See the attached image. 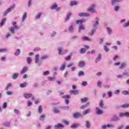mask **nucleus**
I'll use <instances>...</instances> for the list:
<instances>
[{
  "label": "nucleus",
  "instance_id": "nucleus-1",
  "mask_svg": "<svg viewBox=\"0 0 129 129\" xmlns=\"http://www.w3.org/2000/svg\"><path fill=\"white\" fill-rule=\"evenodd\" d=\"M100 19L98 17H95V21H93V29L91 30V32H89V35L90 36H93L95 32H96V29H98V26H99V21Z\"/></svg>",
  "mask_w": 129,
  "mask_h": 129
},
{
  "label": "nucleus",
  "instance_id": "nucleus-2",
  "mask_svg": "<svg viewBox=\"0 0 129 129\" xmlns=\"http://www.w3.org/2000/svg\"><path fill=\"white\" fill-rule=\"evenodd\" d=\"M12 24L14 27H10L9 28V30L12 34H15V30H19L20 27L17 25L16 22H13Z\"/></svg>",
  "mask_w": 129,
  "mask_h": 129
},
{
  "label": "nucleus",
  "instance_id": "nucleus-3",
  "mask_svg": "<svg viewBox=\"0 0 129 129\" xmlns=\"http://www.w3.org/2000/svg\"><path fill=\"white\" fill-rule=\"evenodd\" d=\"M57 51H58V55H65V54H67V53H68V50L67 49L63 50V47H58L57 49Z\"/></svg>",
  "mask_w": 129,
  "mask_h": 129
},
{
  "label": "nucleus",
  "instance_id": "nucleus-4",
  "mask_svg": "<svg viewBox=\"0 0 129 129\" xmlns=\"http://www.w3.org/2000/svg\"><path fill=\"white\" fill-rule=\"evenodd\" d=\"M16 7V4H13V6H11L10 8H9L6 11H5L3 14V16L4 17H6L9 14V13H10V12H12L14 9H15V7Z\"/></svg>",
  "mask_w": 129,
  "mask_h": 129
},
{
  "label": "nucleus",
  "instance_id": "nucleus-5",
  "mask_svg": "<svg viewBox=\"0 0 129 129\" xmlns=\"http://www.w3.org/2000/svg\"><path fill=\"white\" fill-rule=\"evenodd\" d=\"M24 97L26 98V99H29V98H31V100H34L35 99V97L31 93H24Z\"/></svg>",
  "mask_w": 129,
  "mask_h": 129
},
{
  "label": "nucleus",
  "instance_id": "nucleus-6",
  "mask_svg": "<svg viewBox=\"0 0 129 129\" xmlns=\"http://www.w3.org/2000/svg\"><path fill=\"white\" fill-rule=\"evenodd\" d=\"M95 9V5L92 4L90 7H89L87 11L88 12H90V13L94 14V13H96L95 9Z\"/></svg>",
  "mask_w": 129,
  "mask_h": 129
},
{
  "label": "nucleus",
  "instance_id": "nucleus-7",
  "mask_svg": "<svg viewBox=\"0 0 129 129\" xmlns=\"http://www.w3.org/2000/svg\"><path fill=\"white\" fill-rule=\"evenodd\" d=\"M78 16L79 17H81V18H82L83 17L88 18L90 17V14L88 13H81L78 14Z\"/></svg>",
  "mask_w": 129,
  "mask_h": 129
},
{
  "label": "nucleus",
  "instance_id": "nucleus-8",
  "mask_svg": "<svg viewBox=\"0 0 129 129\" xmlns=\"http://www.w3.org/2000/svg\"><path fill=\"white\" fill-rule=\"evenodd\" d=\"M39 58H40V55L36 54L35 57V64H37L38 66H41V62H39Z\"/></svg>",
  "mask_w": 129,
  "mask_h": 129
},
{
  "label": "nucleus",
  "instance_id": "nucleus-9",
  "mask_svg": "<svg viewBox=\"0 0 129 129\" xmlns=\"http://www.w3.org/2000/svg\"><path fill=\"white\" fill-rule=\"evenodd\" d=\"M82 115L79 112H76L73 114L74 118H78L79 117H82Z\"/></svg>",
  "mask_w": 129,
  "mask_h": 129
},
{
  "label": "nucleus",
  "instance_id": "nucleus-10",
  "mask_svg": "<svg viewBox=\"0 0 129 129\" xmlns=\"http://www.w3.org/2000/svg\"><path fill=\"white\" fill-rule=\"evenodd\" d=\"M120 120V118L115 115L111 118V121H118Z\"/></svg>",
  "mask_w": 129,
  "mask_h": 129
},
{
  "label": "nucleus",
  "instance_id": "nucleus-11",
  "mask_svg": "<svg viewBox=\"0 0 129 129\" xmlns=\"http://www.w3.org/2000/svg\"><path fill=\"white\" fill-rule=\"evenodd\" d=\"M96 113L98 115H100L101 114H103V111H102V110L99 109V108L97 107L96 108Z\"/></svg>",
  "mask_w": 129,
  "mask_h": 129
},
{
  "label": "nucleus",
  "instance_id": "nucleus-12",
  "mask_svg": "<svg viewBox=\"0 0 129 129\" xmlns=\"http://www.w3.org/2000/svg\"><path fill=\"white\" fill-rule=\"evenodd\" d=\"M121 2V0H111V5L112 6H115L116 4L120 3Z\"/></svg>",
  "mask_w": 129,
  "mask_h": 129
},
{
  "label": "nucleus",
  "instance_id": "nucleus-13",
  "mask_svg": "<svg viewBox=\"0 0 129 129\" xmlns=\"http://www.w3.org/2000/svg\"><path fill=\"white\" fill-rule=\"evenodd\" d=\"M78 4V2L73 1L70 2V7H74V6H77Z\"/></svg>",
  "mask_w": 129,
  "mask_h": 129
},
{
  "label": "nucleus",
  "instance_id": "nucleus-14",
  "mask_svg": "<svg viewBox=\"0 0 129 129\" xmlns=\"http://www.w3.org/2000/svg\"><path fill=\"white\" fill-rule=\"evenodd\" d=\"M106 30L108 35H111L112 34V29L111 27H107Z\"/></svg>",
  "mask_w": 129,
  "mask_h": 129
},
{
  "label": "nucleus",
  "instance_id": "nucleus-15",
  "mask_svg": "<svg viewBox=\"0 0 129 129\" xmlns=\"http://www.w3.org/2000/svg\"><path fill=\"white\" fill-rule=\"evenodd\" d=\"M82 40L83 41H88V42H92V39L90 38H88L87 36H84L82 37Z\"/></svg>",
  "mask_w": 129,
  "mask_h": 129
},
{
  "label": "nucleus",
  "instance_id": "nucleus-16",
  "mask_svg": "<svg viewBox=\"0 0 129 129\" xmlns=\"http://www.w3.org/2000/svg\"><path fill=\"white\" fill-rule=\"evenodd\" d=\"M85 66V61H81L79 63V67H80V68H83Z\"/></svg>",
  "mask_w": 129,
  "mask_h": 129
},
{
  "label": "nucleus",
  "instance_id": "nucleus-17",
  "mask_svg": "<svg viewBox=\"0 0 129 129\" xmlns=\"http://www.w3.org/2000/svg\"><path fill=\"white\" fill-rule=\"evenodd\" d=\"M18 77H19V73H14L12 75V79H14V80L17 79Z\"/></svg>",
  "mask_w": 129,
  "mask_h": 129
},
{
  "label": "nucleus",
  "instance_id": "nucleus-18",
  "mask_svg": "<svg viewBox=\"0 0 129 129\" xmlns=\"http://www.w3.org/2000/svg\"><path fill=\"white\" fill-rule=\"evenodd\" d=\"M66 68V63H63L61 64V66H60V68H59V70L60 71H64V70H65V68Z\"/></svg>",
  "mask_w": 129,
  "mask_h": 129
},
{
  "label": "nucleus",
  "instance_id": "nucleus-19",
  "mask_svg": "<svg viewBox=\"0 0 129 129\" xmlns=\"http://www.w3.org/2000/svg\"><path fill=\"white\" fill-rule=\"evenodd\" d=\"M28 71V67H24L22 70L21 71L20 74H24V73H26L27 71Z\"/></svg>",
  "mask_w": 129,
  "mask_h": 129
},
{
  "label": "nucleus",
  "instance_id": "nucleus-20",
  "mask_svg": "<svg viewBox=\"0 0 129 129\" xmlns=\"http://www.w3.org/2000/svg\"><path fill=\"white\" fill-rule=\"evenodd\" d=\"M9 52V49L8 48H0V53H7Z\"/></svg>",
  "mask_w": 129,
  "mask_h": 129
},
{
  "label": "nucleus",
  "instance_id": "nucleus-21",
  "mask_svg": "<svg viewBox=\"0 0 129 129\" xmlns=\"http://www.w3.org/2000/svg\"><path fill=\"white\" fill-rule=\"evenodd\" d=\"M85 126L87 127V128H89L91 126L90 122H89V121H88V120L85 121Z\"/></svg>",
  "mask_w": 129,
  "mask_h": 129
},
{
  "label": "nucleus",
  "instance_id": "nucleus-22",
  "mask_svg": "<svg viewBox=\"0 0 129 129\" xmlns=\"http://www.w3.org/2000/svg\"><path fill=\"white\" fill-rule=\"evenodd\" d=\"M27 19V13H25L23 14V16L22 17V23H24V22H25V21H26V19Z\"/></svg>",
  "mask_w": 129,
  "mask_h": 129
},
{
  "label": "nucleus",
  "instance_id": "nucleus-23",
  "mask_svg": "<svg viewBox=\"0 0 129 129\" xmlns=\"http://www.w3.org/2000/svg\"><path fill=\"white\" fill-rule=\"evenodd\" d=\"M68 31L70 33H73V32H74V28L73 27V25L70 26Z\"/></svg>",
  "mask_w": 129,
  "mask_h": 129
},
{
  "label": "nucleus",
  "instance_id": "nucleus-24",
  "mask_svg": "<svg viewBox=\"0 0 129 129\" xmlns=\"http://www.w3.org/2000/svg\"><path fill=\"white\" fill-rule=\"evenodd\" d=\"M85 20H77L76 24H77V25H82V24H83V23H85Z\"/></svg>",
  "mask_w": 129,
  "mask_h": 129
},
{
  "label": "nucleus",
  "instance_id": "nucleus-25",
  "mask_svg": "<svg viewBox=\"0 0 129 129\" xmlns=\"http://www.w3.org/2000/svg\"><path fill=\"white\" fill-rule=\"evenodd\" d=\"M101 54H99L98 55V56L96 59L95 63H97V62H99V61L101 60Z\"/></svg>",
  "mask_w": 129,
  "mask_h": 129
},
{
  "label": "nucleus",
  "instance_id": "nucleus-26",
  "mask_svg": "<svg viewBox=\"0 0 129 129\" xmlns=\"http://www.w3.org/2000/svg\"><path fill=\"white\" fill-rule=\"evenodd\" d=\"M88 100V98L85 97L84 98L81 99V103H85Z\"/></svg>",
  "mask_w": 129,
  "mask_h": 129
},
{
  "label": "nucleus",
  "instance_id": "nucleus-27",
  "mask_svg": "<svg viewBox=\"0 0 129 129\" xmlns=\"http://www.w3.org/2000/svg\"><path fill=\"white\" fill-rule=\"evenodd\" d=\"M45 117L46 115L45 114L41 115L39 117V120H41V121H44V120H45Z\"/></svg>",
  "mask_w": 129,
  "mask_h": 129
},
{
  "label": "nucleus",
  "instance_id": "nucleus-28",
  "mask_svg": "<svg viewBox=\"0 0 129 129\" xmlns=\"http://www.w3.org/2000/svg\"><path fill=\"white\" fill-rule=\"evenodd\" d=\"M90 112H91V110L90 109H88L85 111L83 112V114H84V115H86V114H88V113H90Z\"/></svg>",
  "mask_w": 129,
  "mask_h": 129
},
{
  "label": "nucleus",
  "instance_id": "nucleus-29",
  "mask_svg": "<svg viewBox=\"0 0 129 129\" xmlns=\"http://www.w3.org/2000/svg\"><path fill=\"white\" fill-rule=\"evenodd\" d=\"M33 3V0H28L27 2V7L28 8H30L32 7V4Z\"/></svg>",
  "mask_w": 129,
  "mask_h": 129
},
{
  "label": "nucleus",
  "instance_id": "nucleus-30",
  "mask_svg": "<svg viewBox=\"0 0 129 129\" xmlns=\"http://www.w3.org/2000/svg\"><path fill=\"white\" fill-rule=\"evenodd\" d=\"M80 126V124L79 123H76V124H74L71 125V128H76V127H78V126Z\"/></svg>",
  "mask_w": 129,
  "mask_h": 129
},
{
  "label": "nucleus",
  "instance_id": "nucleus-31",
  "mask_svg": "<svg viewBox=\"0 0 129 129\" xmlns=\"http://www.w3.org/2000/svg\"><path fill=\"white\" fill-rule=\"evenodd\" d=\"M53 111L54 113H59L60 112V110H59L56 107H54L53 108Z\"/></svg>",
  "mask_w": 129,
  "mask_h": 129
},
{
  "label": "nucleus",
  "instance_id": "nucleus-32",
  "mask_svg": "<svg viewBox=\"0 0 129 129\" xmlns=\"http://www.w3.org/2000/svg\"><path fill=\"white\" fill-rule=\"evenodd\" d=\"M85 30V27H84L83 25H81L79 28V33H81V31H84Z\"/></svg>",
  "mask_w": 129,
  "mask_h": 129
},
{
  "label": "nucleus",
  "instance_id": "nucleus-33",
  "mask_svg": "<svg viewBox=\"0 0 129 129\" xmlns=\"http://www.w3.org/2000/svg\"><path fill=\"white\" fill-rule=\"evenodd\" d=\"M13 86V84L12 83H9L6 85V87L5 88L6 90H9L10 89V87H12Z\"/></svg>",
  "mask_w": 129,
  "mask_h": 129
},
{
  "label": "nucleus",
  "instance_id": "nucleus-34",
  "mask_svg": "<svg viewBox=\"0 0 129 129\" xmlns=\"http://www.w3.org/2000/svg\"><path fill=\"white\" fill-rule=\"evenodd\" d=\"M14 112L15 114H16V115H19V114H21V112L17 109H14Z\"/></svg>",
  "mask_w": 129,
  "mask_h": 129
},
{
  "label": "nucleus",
  "instance_id": "nucleus-35",
  "mask_svg": "<svg viewBox=\"0 0 129 129\" xmlns=\"http://www.w3.org/2000/svg\"><path fill=\"white\" fill-rule=\"evenodd\" d=\"M119 9H120V7L119 6H115L113 8L114 11H115V12H116L119 11Z\"/></svg>",
  "mask_w": 129,
  "mask_h": 129
},
{
  "label": "nucleus",
  "instance_id": "nucleus-36",
  "mask_svg": "<svg viewBox=\"0 0 129 129\" xmlns=\"http://www.w3.org/2000/svg\"><path fill=\"white\" fill-rule=\"evenodd\" d=\"M42 16L41 13H39L37 15L35 16V19L36 20H40V18H41V16Z\"/></svg>",
  "mask_w": 129,
  "mask_h": 129
},
{
  "label": "nucleus",
  "instance_id": "nucleus-37",
  "mask_svg": "<svg viewBox=\"0 0 129 129\" xmlns=\"http://www.w3.org/2000/svg\"><path fill=\"white\" fill-rule=\"evenodd\" d=\"M7 21L6 19H4L2 20L1 22L0 23V27L2 28L3 26L5 24V23H6V21Z\"/></svg>",
  "mask_w": 129,
  "mask_h": 129
},
{
  "label": "nucleus",
  "instance_id": "nucleus-38",
  "mask_svg": "<svg viewBox=\"0 0 129 129\" xmlns=\"http://www.w3.org/2000/svg\"><path fill=\"white\" fill-rule=\"evenodd\" d=\"M50 74V72L49 71H46L43 72L42 75L43 76H48Z\"/></svg>",
  "mask_w": 129,
  "mask_h": 129
},
{
  "label": "nucleus",
  "instance_id": "nucleus-39",
  "mask_svg": "<svg viewBox=\"0 0 129 129\" xmlns=\"http://www.w3.org/2000/svg\"><path fill=\"white\" fill-rule=\"evenodd\" d=\"M71 16V13H68L67 15V16L65 19V22L68 21V20L70 19V16Z\"/></svg>",
  "mask_w": 129,
  "mask_h": 129
},
{
  "label": "nucleus",
  "instance_id": "nucleus-40",
  "mask_svg": "<svg viewBox=\"0 0 129 129\" xmlns=\"http://www.w3.org/2000/svg\"><path fill=\"white\" fill-rule=\"evenodd\" d=\"M63 127V124L61 123H58L54 126V127L55 128H59V127Z\"/></svg>",
  "mask_w": 129,
  "mask_h": 129
},
{
  "label": "nucleus",
  "instance_id": "nucleus-41",
  "mask_svg": "<svg viewBox=\"0 0 129 129\" xmlns=\"http://www.w3.org/2000/svg\"><path fill=\"white\" fill-rule=\"evenodd\" d=\"M21 54V50L20 49H17V51L14 53L15 56H19Z\"/></svg>",
  "mask_w": 129,
  "mask_h": 129
},
{
  "label": "nucleus",
  "instance_id": "nucleus-42",
  "mask_svg": "<svg viewBox=\"0 0 129 129\" xmlns=\"http://www.w3.org/2000/svg\"><path fill=\"white\" fill-rule=\"evenodd\" d=\"M27 85H28V83H24L21 84L20 85V87L21 88H24L26 87V86H27Z\"/></svg>",
  "mask_w": 129,
  "mask_h": 129
},
{
  "label": "nucleus",
  "instance_id": "nucleus-43",
  "mask_svg": "<svg viewBox=\"0 0 129 129\" xmlns=\"http://www.w3.org/2000/svg\"><path fill=\"white\" fill-rule=\"evenodd\" d=\"M126 67V63H122L120 66H119V69H123L124 67Z\"/></svg>",
  "mask_w": 129,
  "mask_h": 129
},
{
  "label": "nucleus",
  "instance_id": "nucleus-44",
  "mask_svg": "<svg viewBox=\"0 0 129 129\" xmlns=\"http://www.w3.org/2000/svg\"><path fill=\"white\" fill-rule=\"evenodd\" d=\"M123 28H127V27H129V20L123 25Z\"/></svg>",
  "mask_w": 129,
  "mask_h": 129
},
{
  "label": "nucleus",
  "instance_id": "nucleus-45",
  "mask_svg": "<svg viewBox=\"0 0 129 129\" xmlns=\"http://www.w3.org/2000/svg\"><path fill=\"white\" fill-rule=\"evenodd\" d=\"M7 107H8V103L7 102H4L2 108H3V109H6Z\"/></svg>",
  "mask_w": 129,
  "mask_h": 129
},
{
  "label": "nucleus",
  "instance_id": "nucleus-46",
  "mask_svg": "<svg viewBox=\"0 0 129 129\" xmlns=\"http://www.w3.org/2000/svg\"><path fill=\"white\" fill-rule=\"evenodd\" d=\"M27 62L28 64H30L31 63H32V58L30 57H28L27 58Z\"/></svg>",
  "mask_w": 129,
  "mask_h": 129
},
{
  "label": "nucleus",
  "instance_id": "nucleus-47",
  "mask_svg": "<svg viewBox=\"0 0 129 129\" xmlns=\"http://www.w3.org/2000/svg\"><path fill=\"white\" fill-rule=\"evenodd\" d=\"M78 76L79 77H80V76H84V72L83 71H80L78 73Z\"/></svg>",
  "mask_w": 129,
  "mask_h": 129
},
{
  "label": "nucleus",
  "instance_id": "nucleus-48",
  "mask_svg": "<svg viewBox=\"0 0 129 129\" xmlns=\"http://www.w3.org/2000/svg\"><path fill=\"white\" fill-rule=\"evenodd\" d=\"M71 93H73V94H74L75 95H77V94H78V91L77 90H73L71 91Z\"/></svg>",
  "mask_w": 129,
  "mask_h": 129
},
{
  "label": "nucleus",
  "instance_id": "nucleus-49",
  "mask_svg": "<svg viewBox=\"0 0 129 129\" xmlns=\"http://www.w3.org/2000/svg\"><path fill=\"white\" fill-rule=\"evenodd\" d=\"M85 52H86V49H85V48H81L80 50V53H81V54H84Z\"/></svg>",
  "mask_w": 129,
  "mask_h": 129
},
{
  "label": "nucleus",
  "instance_id": "nucleus-50",
  "mask_svg": "<svg viewBox=\"0 0 129 129\" xmlns=\"http://www.w3.org/2000/svg\"><path fill=\"white\" fill-rule=\"evenodd\" d=\"M43 112V109L42 108V106H39L38 107V112L41 114Z\"/></svg>",
  "mask_w": 129,
  "mask_h": 129
},
{
  "label": "nucleus",
  "instance_id": "nucleus-51",
  "mask_svg": "<svg viewBox=\"0 0 129 129\" xmlns=\"http://www.w3.org/2000/svg\"><path fill=\"white\" fill-rule=\"evenodd\" d=\"M57 6H58V5H57V4H54L51 7V10H56V9H57Z\"/></svg>",
  "mask_w": 129,
  "mask_h": 129
},
{
  "label": "nucleus",
  "instance_id": "nucleus-52",
  "mask_svg": "<svg viewBox=\"0 0 129 129\" xmlns=\"http://www.w3.org/2000/svg\"><path fill=\"white\" fill-rule=\"evenodd\" d=\"M46 59H48V55H43L41 57V60H46Z\"/></svg>",
  "mask_w": 129,
  "mask_h": 129
},
{
  "label": "nucleus",
  "instance_id": "nucleus-53",
  "mask_svg": "<svg viewBox=\"0 0 129 129\" xmlns=\"http://www.w3.org/2000/svg\"><path fill=\"white\" fill-rule=\"evenodd\" d=\"M47 79L49 81H54L55 80V77H49Z\"/></svg>",
  "mask_w": 129,
  "mask_h": 129
},
{
  "label": "nucleus",
  "instance_id": "nucleus-54",
  "mask_svg": "<svg viewBox=\"0 0 129 129\" xmlns=\"http://www.w3.org/2000/svg\"><path fill=\"white\" fill-rule=\"evenodd\" d=\"M107 94H108V97H109V98H110L111 97H112V92H111V91H108V92H107Z\"/></svg>",
  "mask_w": 129,
  "mask_h": 129
},
{
  "label": "nucleus",
  "instance_id": "nucleus-55",
  "mask_svg": "<svg viewBox=\"0 0 129 129\" xmlns=\"http://www.w3.org/2000/svg\"><path fill=\"white\" fill-rule=\"evenodd\" d=\"M120 107H122L123 108H127V107H129V104H125L122 106H120Z\"/></svg>",
  "mask_w": 129,
  "mask_h": 129
},
{
  "label": "nucleus",
  "instance_id": "nucleus-56",
  "mask_svg": "<svg viewBox=\"0 0 129 129\" xmlns=\"http://www.w3.org/2000/svg\"><path fill=\"white\" fill-rule=\"evenodd\" d=\"M104 104H103V101L101 100L100 102V104H99V106L100 107H101V108H103V106H104Z\"/></svg>",
  "mask_w": 129,
  "mask_h": 129
},
{
  "label": "nucleus",
  "instance_id": "nucleus-57",
  "mask_svg": "<svg viewBox=\"0 0 129 129\" xmlns=\"http://www.w3.org/2000/svg\"><path fill=\"white\" fill-rule=\"evenodd\" d=\"M104 50L105 51V52H107L108 51H109V48L106 46V45L104 46Z\"/></svg>",
  "mask_w": 129,
  "mask_h": 129
},
{
  "label": "nucleus",
  "instance_id": "nucleus-58",
  "mask_svg": "<svg viewBox=\"0 0 129 129\" xmlns=\"http://www.w3.org/2000/svg\"><path fill=\"white\" fill-rule=\"evenodd\" d=\"M62 98H64L66 99H70V95H68L62 96Z\"/></svg>",
  "mask_w": 129,
  "mask_h": 129
},
{
  "label": "nucleus",
  "instance_id": "nucleus-59",
  "mask_svg": "<svg viewBox=\"0 0 129 129\" xmlns=\"http://www.w3.org/2000/svg\"><path fill=\"white\" fill-rule=\"evenodd\" d=\"M61 108L62 109H64V110H68V109H69V106H62L61 107Z\"/></svg>",
  "mask_w": 129,
  "mask_h": 129
},
{
  "label": "nucleus",
  "instance_id": "nucleus-60",
  "mask_svg": "<svg viewBox=\"0 0 129 129\" xmlns=\"http://www.w3.org/2000/svg\"><path fill=\"white\" fill-rule=\"evenodd\" d=\"M107 127H110V128H114V125L111 124H107Z\"/></svg>",
  "mask_w": 129,
  "mask_h": 129
},
{
  "label": "nucleus",
  "instance_id": "nucleus-61",
  "mask_svg": "<svg viewBox=\"0 0 129 129\" xmlns=\"http://www.w3.org/2000/svg\"><path fill=\"white\" fill-rule=\"evenodd\" d=\"M65 60L66 61H69V60H71V55H68L65 58Z\"/></svg>",
  "mask_w": 129,
  "mask_h": 129
},
{
  "label": "nucleus",
  "instance_id": "nucleus-62",
  "mask_svg": "<svg viewBox=\"0 0 129 129\" xmlns=\"http://www.w3.org/2000/svg\"><path fill=\"white\" fill-rule=\"evenodd\" d=\"M122 94H123L124 95H127V94H129L128 91H123L122 92Z\"/></svg>",
  "mask_w": 129,
  "mask_h": 129
},
{
  "label": "nucleus",
  "instance_id": "nucleus-63",
  "mask_svg": "<svg viewBox=\"0 0 129 129\" xmlns=\"http://www.w3.org/2000/svg\"><path fill=\"white\" fill-rule=\"evenodd\" d=\"M32 104H33V103H32V102H31L30 101H27V106L28 107H30V106H31V105H32Z\"/></svg>",
  "mask_w": 129,
  "mask_h": 129
},
{
  "label": "nucleus",
  "instance_id": "nucleus-64",
  "mask_svg": "<svg viewBox=\"0 0 129 129\" xmlns=\"http://www.w3.org/2000/svg\"><path fill=\"white\" fill-rule=\"evenodd\" d=\"M124 115L126 117H129V112H124Z\"/></svg>",
  "mask_w": 129,
  "mask_h": 129
}]
</instances>
